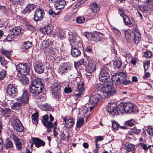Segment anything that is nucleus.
<instances>
[{
	"mask_svg": "<svg viewBox=\"0 0 153 153\" xmlns=\"http://www.w3.org/2000/svg\"><path fill=\"white\" fill-rule=\"evenodd\" d=\"M21 32L20 29L18 27H16L13 28L10 30V33L11 34L13 35H17Z\"/></svg>",
	"mask_w": 153,
	"mask_h": 153,
	"instance_id": "2f4dec72",
	"label": "nucleus"
},
{
	"mask_svg": "<svg viewBox=\"0 0 153 153\" xmlns=\"http://www.w3.org/2000/svg\"><path fill=\"white\" fill-rule=\"evenodd\" d=\"M17 102H15L11 106V108L15 110H18L20 109L23 104L20 101H16Z\"/></svg>",
	"mask_w": 153,
	"mask_h": 153,
	"instance_id": "bb28decb",
	"label": "nucleus"
},
{
	"mask_svg": "<svg viewBox=\"0 0 153 153\" xmlns=\"http://www.w3.org/2000/svg\"><path fill=\"white\" fill-rule=\"evenodd\" d=\"M84 62L83 59H81L78 62L75 63V65H76L77 66H79L80 65H83Z\"/></svg>",
	"mask_w": 153,
	"mask_h": 153,
	"instance_id": "13d9d810",
	"label": "nucleus"
},
{
	"mask_svg": "<svg viewBox=\"0 0 153 153\" xmlns=\"http://www.w3.org/2000/svg\"><path fill=\"white\" fill-rule=\"evenodd\" d=\"M64 91L65 93H70L72 92L71 88L69 87H65L64 88Z\"/></svg>",
	"mask_w": 153,
	"mask_h": 153,
	"instance_id": "774afa93",
	"label": "nucleus"
},
{
	"mask_svg": "<svg viewBox=\"0 0 153 153\" xmlns=\"http://www.w3.org/2000/svg\"><path fill=\"white\" fill-rule=\"evenodd\" d=\"M43 89L42 88H38L30 85L29 87L30 92L33 94H38L40 93Z\"/></svg>",
	"mask_w": 153,
	"mask_h": 153,
	"instance_id": "412c9836",
	"label": "nucleus"
},
{
	"mask_svg": "<svg viewBox=\"0 0 153 153\" xmlns=\"http://www.w3.org/2000/svg\"><path fill=\"white\" fill-rule=\"evenodd\" d=\"M123 20L124 22L128 26L131 27L133 25V24L131 22L129 18L127 16H124Z\"/></svg>",
	"mask_w": 153,
	"mask_h": 153,
	"instance_id": "72a5a7b5",
	"label": "nucleus"
},
{
	"mask_svg": "<svg viewBox=\"0 0 153 153\" xmlns=\"http://www.w3.org/2000/svg\"><path fill=\"white\" fill-rule=\"evenodd\" d=\"M139 8L141 10L145 11L153 10V7H150L148 5H142L139 7Z\"/></svg>",
	"mask_w": 153,
	"mask_h": 153,
	"instance_id": "c756f323",
	"label": "nucleus"
},
{
	"mask_svg": "<svg viewBox=\"0 0 153 153\" xmlns=\"http://www.w3.org/2000/svg\"><path fill=\"white\" fill-rule=\"evenodd\" d=\"M88 108L86 106H84L83 108H82L81 112V114H85L88 111Z\"/></svg>",
	"mask_w": 153,
	"mask_h": 153,
	"instance_id": "338daca9",
	"label": "nucleus"
},
{
	"mask_svg": "<svg viewBox=\"0 0 153 153\" xmlns=\"http://www.w3.org/2000/svg\"><path fill=\"white\" fill-rule=\"evenodd\" d=\"M101 97V95L99 93L93 94L90 98V103L94 106L96 105Z\"/></svg>",
	"mask_w": 153,
	"mask_h": 153,
	"instance_id": "4468645a",
	"label": "nucleus"
},
{
	"mask_svg": "<svg viewBox=\"0 0 153 153\" xmlns=\"http://www.w3.org/2000/svg\"><path fill=\"white\" fill-rule=\"evenodd\" d=\"M51 88L53 93L59 92L61 88L60 84L59 82L53 83L52 84Z\"/></svg>",
	"mask_w": 153,
	"mask_h": 153,
	"instance_id": "4be33fe9",
	"label": "nucleus"
},
{
	"mask_svg": "<svg viewBox=\"0 0 153 153\" xmlns=\"http://www.w3.org/2000/svg\"><path fill=\"white\" fill-rule=\"evenodd\" d=\"M112 125L113 128L116 130H118L120 127L119 124L115 121H112Z\"/></svg>",
	"mask_w": 153,
	"mask_h": 153,
	"instance_id": "49530a36",
	"label": "nucleus"
},
{
	"mask_svg": "<svg viewBox=\"0 0 153 153\" xmlns=\"http://www.w3.org/2000/svg\"><path fill=\"white\" fill-rule=\"evenodd\" d=\"M71 68L65 63L62 64L59 67L58 71L59 74H65L67 72L71 71Z\"/></svg>",
	"mask_w": 153,
	"mask_h": 153,
	"instance_id": "ddd939ff",
	"label": "nucleus"
},
{
	"mask_svg": "<svg viewBox=\"0 0 153 153\" xmlns=\"http://www.w3.org/2000/svg\"><path fill=\"white\" fill-rule=\"evenodd\" d=\"M85 18L83 17H79L76 19V22L79 24H81L84 22Z\"/></svg>",
	"mask_w": 153,
	"mask_h": 153,
	"instance_id": "c03bdc74",
	"label": "nucleus"
},
{
	"mask_svg": "<svg viewBox=\"0 0 153 153\" xmlns=\"http://www.w3.org/2000/svg\"><path fill=\"white\" fill-rule=\"evenodd\" d=\"M34 67L35 71L38 73L41 74L44 71V65L42 63H35L34 65Z\"/></svg>",
	"mask_w": 153,
	"mask_h": 153,
	"instance_id": "6ab92c4d",
	"label": "nucleus"
},
{
	"mask_svg": "<svg viewBox=\"0 0 153 153\" xmlns=\"http://www.w3.org/2000/svg\"><path fill=\"white\" fill-rule=\"evenodd\" d=\"M7 93L9 96L14 97L17 95V89L13 85L9 84L7 87Z\"/></svg>",
	"mask_w": 153,
	"mask_h": 153,
	"instance_id": "9b49d317",
	"label": "nucleus"
},
{
	"mask_svg": "<svg viewBox=\"0 0 153 153\" xmlns=\"http://www.w3.org/2000/svg\"><path fill=\"white\" fill-rule=\"evenodd\" d=\"M150 65V61L148 60L144 64V69L145 71H146Z\"/></svg>",
	"mask_w": 153,
	"mask_h": 153,
	"instance_id": "6e6d98bb",
	"label": "nucleus"
},
{
	"mask_svg": "<svg viewBox=\"0 0 153 153\" xmlns=\"http://www.w3.org/2000/svg\"><path fill=\"white\" fill-rule=\"evenodd\" d=\"M43 82V80L41 78H36L32 81L30 85L43 89L44 88Z\"/></svg>",
	"mask_w": 153,
	"mask_h": 153,
	"instance_id": "2eb2a0df",
	"label": "nucleus"
},
{
	"mask_svg": "<svg viewBox=\"0 0 153 153\" xmlns=\"http://www.w3.org/2000/svg\"><path fill=\"white\" fill-rule=\"evenodd\" d=\"M84 35L89 40L98 41L101 40L100 37L102 35V34L99 33H93L86 32Z\"/></svg>",
	"mask_w": 153,
	"mask_h": 153,
	"instance_id": "6e6552de",
	"label": "nucleus"
},
{
	"mask_svg": "<svg viewBox=\"0 0 153 153\" xmlns=\"http://www.w3.org/2000/svg\"><path fill=\"white\" fill-rule=\"evenodd\" d=\"M6 74V71L3 70L0 72V80H3L5 77Z\"/></svg>",
	"mask_w": 153,
	"mask_h": 153,
	"instance_id": "de8ad7c7",
	"label": "nucleus"
},
{
	"mask_svg": "<svg viewBox=\"0 0 153 153\" xmlns=\"http://www.w3.org/2000/svg\"><path fill=\"white\" fill-rule=\"evenodd\" d=\"M0 61L1 65H5L7 64V61L5 60L4 58L0 56Z\"/></svg>",
	"mask_w": 153,
	"mask_h": 153,
	"instance_id": "864d4df0",
	"label": "nucleus"
},
{
	"mask_svg": "<svg viewBox=\"0 0 153 153\" xmlns=\"http://www.w3.org/2000/svg\"><path fill=\"white\" fill-rule=\"evenodd\" d=\"M119 13L120 16L123 17V19L124 16H127L125 15L124 10L123 9H119Z\"/></svg>",
	"mask_w": 153,
	"mask_h": 153,
	"instance_id": "e2e57ef3",
	"label": "nucleus"
},
{
	"mask_svg": "<svg viewBox=\"0 0 153 153\" xmlns=\"http://www.w3.org/2000/svg\"><path fill=\"white\" fill-rule=\"evenodd\" d=\"M134 121L133 120L126 121L125 123L126 126L131 127L133 126L134 124Z\"/></svg>",
	"mask_w": 153,
	"mask_h": 153,
	"instance_id": "37998d69",
	"label": "nucleus"
},
{
	"mask_svg": "<svg viewBox=\"0 0 153 153\" xmlns=\"http://www.w3.org/2000/svg\"><path fill=\"white\" fill-rule=\"evenodd\" d=\"M48 115L46 114L42 117V119L41 120L42 123L48 129L47 131L48 132H51L52 128H54L53 130V135L55 137L58 134L57 131L55 130V128L57 125V121L55 122L54 123H52V121L53 120L54 118L51 114H50L49 121H48Z\"/></svg>",
	"mask_w": 153,
	"mask_h": 153,
	"instance_id": "7ed1b4c3",
	"label": "nucleus"
},
{
	"mask_svg": "<svg viewBox=\"0 0 153 153\" xmlns=\"http://www.w3.org/2000/svg\"><path fill=\"white\" fill-rule=\"evenodd\" d=\"M103 86V85H102L100 83L97 84L96 85L95 88L98 91L100 90L101 92V88H102Z\"/></svg>",
	"mask_w": 153,
	"mask_h": 153,
	"instance_id": "bf43d9fd",
	"label": "nucleus"
},
{
	"mask_svg": "<svg viewBox=\"0 0 153 153\" xmlns=\"http://www.w3.org/2000/svg\"><path fill=\"white\" fill-rule=\"evenodd\" d=\"M13 128L16 131L20 132L24 129V128L20 121L18 119H15L13 122Z\"/></svg>",
	"mask_w": 153,
	"mask_h": 153,
	"instance_id": "9d476101",
	"label": "nucleus"
},
{
	"mask_svg": "<svg viewBox=\"0 0 153 153\" xmlns=\"http://www.w3.org/2000/svg\"><path fill=\"white\" fill-rule=\"evenodd\" d=\"M116 90L113 88L111 83L105 84L101 88V92L103 94V96L106 98H108L116 93Z\"/></svg>",
	"mask_w": 153,
	"mask_h": 153,
	"instance_id": "20e7f679",
	"label": "nucleus"
},
{
	"mask_svg": "<svg viewBox=\"0 0 153 153\" xmlns=\"http://www.w3.org/2000/svg\"><path fill=\"white\" fill-rule=\"evenodd\" d=\"M23 141L20 140L19 141L15 143L16 147L19 150L21 149L22 148Z\"/></svg>",
	"mask_w": 153,
	"mask_h": 153,
	"instance_id": "58836bf2",
	"label": "nucleus"
},
{
	"mask_svg": "<svg viewBox=\"0 0 153 153\" xmlns=\"http://www.w3.org/2000/svg\"><path fill=\"white\" fill-rule=\"evenodd\" d=\"M45 15L44 12L42 9L36 10L35 12L34 19L35 21H38L41 20Z\"/></svg>",
	"mask_w": 153,
	"mask_h": 153,
	"instance_id": "f8f14e48",
	"label": "nucleus"
},
{
	"mask_svg": "<svg viewBox=\"0 0 153 153\" xmlns=\"http://www.w3.org/2000/svg\"><path fill=\"white\" fill-rule=\"evenodd\" d=\"M69 34L68 40L71 47V54L74 57H77L81 55L79 48L82 46L80 39L77 35H74L71 33Z\"/></svg>",
	"mask_w": 153,
	"mask_h": 153,
	"instance_id": "f03ea898",
	"label": "nucleus"
},
{
	"mask_svg": "<svg viewBox=\"0 0 153 153\" xmlns=\"http://www.w3.org/2000/svg\"><path fill=\"white\" fill-rule=\"evenodd\" d=\"M35 7V5L33 4H29L25 8L24 12L25 13H30Z\"/></svg>",
	"mask_w": 153,
	"mask_h": 153,
	"instance_id": "cd10ccee",
	"label": "nucleus"
},
{
	"mask_svg": "<svg viewBox=\"0 0 153 153\" xmlns=\"http://www.w3.org/2000/svg\"><path fill=\"white\" fill-rule=\"evenodd\" d=\"M14 36L13 35H8L6 38V39L7 41H11L13 40Z\"/></svg>",
	"mask_w": 153,
	"mask_h": 153,
	"instance_id": "680f3d73",
	"label": "nucleus"
},
{
	"mask_svg": "<svg viewBox=\"0 0 153 153\" xmlns=\"http://www.w3.org/2000/svg\"><path fill=\"white\" fill-rule=\"evenodd\" d=\"M113 31L116 35L118 36H119L121 35V33L119 30L115 28H113Z\"/></svg>",
	"mask_w": 153,
	"mask_h": 153,
	"instance_id": "4d7b16f0",
	"label": "nucleus"
},
{
	"mask_svg": "<svg viewBox=\"0 0 153 153\" xmlns=\"http://www.w3.org/2000/svg\"><path fill=\"white\" fill-rule=\"evenodd\" d=\"M140 130L135 128H133L131 129V132L134 134H138L140 133Z\"/></svg>",
	"mask_w": 153,
	"mask_h": 153,
	"instance_id": "603ef678",
	"label": "nucleus"
},
{
	"mask_svg": "<svg viewBox=\"0 0 153 153\" xmlns=\"http://www.w3.org/2000/svg\"><path fill=\"white\" fill-rule=\"evenodd\" d=\"M30 95L27 91H23L22 95L16 98V101H20L23 104V106L29 105V100Z\"/></svg>",
	"mask_w": 153,
	"mask_h": 153,
	"instance_id": "0eeeda50",
	"label": "nucleus"
},
{
	"mask_svg": "<svg viewBox=\"0 0 153 153\" xmlns=\"http://www.w3.org/2000/svg\"><path fill=\"white\" fill-rule=\"evenodd\" d=\"M114 65L116 67L118 68H120L121 66V63L119 60H116L114 61Z\"/></svg>",
	"mask_w": 153,
	"mask_h": 153,
	"instance_id": "8fccbe9b",
	"label": "nucleus"
},
{
	"mask_svg": "<svg viewBox=\"0 0 153 153\" xmlns=\"http://www.w3.org/2000/svg\"><path fill=\"white\" fill-rule=\"evenodd\" d=\"M146 3L150 7H153V0H146Z\"/></svg>",
	"mask_w": 153,
	"mask_h": 153,
	"instance_id": "69168bd1",
	"label": "nucleus"
},
{
	"mask_svg": "<svg viewBox=\"0 0 153 153\" xmlns=\"http://www.w3.org/2000/svg\"><path fill=\"white\" fill-rule=\"evenodd\" d=\"M135 148V146L133 144H128L125 147V149L127 151L126 152V153H128L130 152L133 151V150Z\"/></svg>",
	"mask_w": 153,
	"mask_h": 153,
	"instance_id": "7c9ffc66",
	"label": "nucleus"
},
{
	"mask_svg": "<svg viewBox=\"0 0 153 153\" xmlns=\"http://www.w3.org/2000/svg\"><path fill=\"white\" fill-rule=\"evenodd\" d=\"M46 30L47 34H50L53 31V27L51 25H48L45 27Z\"/></svg>",
	"mask_w": 153,
	"mask_h": 153,
	"instance_id": "a19ab883",
	"label": "nucleus"
},
{
	"mask_svg": "<svg viewBox=\"0 0 153 153\" xmlns=\"http://www.w3.org/2000/svg\"><path fill=\"white\" fill-rule=\"evenodd\" d=\"M38 113H36L32 115V119L33 123L35 124H36L38 122Z\"/></svg>",
	"mask_w": 153,
	"mask_h": 153,
	"instance_id": "c9c22d12",
	"label": "nucleus"
},
{
	"mask_svg": "<svg viewBox=\"0 0 153 153\" xmlns=\"http://www.w3.org/2000/svg\"><path fill=\"white\" fill-rule=\"evenodd\" d=\"M66 2L64 0H60L57 1L54 4V7L56 9L59 10L64 8Z\"/></svg>",
	"mask_w": 153,
	"mask_h": 153,
	"instance_id": "b1692460",
	"label": "nucleus"
},
{
	"mask_svg": "<svg viewBox=\"0 0 153 153\" xmlns=\"http://www.w3.org/2000/svg\"><path fill=\"white\" fill-rule=\"evenodd\" d=\"M48 13L50 15H52L53 17H55L56 15H58L59 13H54V12L52 9H50L49 10Z\"/></svg>",
	"mask_w": 153,
	"mask_h": 153,
	"instance_id": "052dcab7",
	"label": "nucleus"
},
{
	"mask_svg": "<svg viewBox=\"0 0 153 153\" xmlns=\"http://www.w3.org/2000/svg\"><path fill=\"white\" fill-rule=\"evenodd\" d=\"M19 80L23 85H26L29 82L28 79L25 75H23L20 76Z\"/></svg>",
	"mask_w": 153,
	"mask_h": 153,
	"instance_id": "c85d7f7f",
	"label": "nucleus"
},
{
	"mask_svg": "<svg viewBox=\"0 0 153 153\" xmlns=\"http://www.w3.org/2000/svg\"><path fill=\"white\" fill-rule=\"evenodd\" d=\"M84 90L82 83L78 84L75 89L74 95L76 97H80L82 94Z\"/></svg>",
	"mask_w": 153,
	"mask_h": 153,
	"instance_id": "f3484780",
	"label": "nucleus"
},
{
	"mask_svg": "<svg viewBox=\"0 0 153 153\" xmlns=\"http://www.w3.org/2000/svg\"><path fill=\"white\" fill-rule=\"evenodd\" d=\"M1 53L4 55L7 58L10 59V57L11 55V52L10 51L2 49L0 51Z\"/></svg>",
	"mask_w": 153,
	"mask_h": 153,
	"instance_id": "f704fd0d",
	"label": "nucleus"
},
{
	"mask_svg": "<svg viewBox=\"0 0 153 153\" xmlns=\"http://www.w3.org/2000/svg\"><path fill=\"white\" fill-rule=\"evenodd\" d=\"M132 33L134 35V42L136 44H138L141 40V35L139 32L138 29L135 28L133 29Z\"/></svg>",
	"mask_w": 153,
	"mask_h": 153,
	"instance_id": "a211bd4d",
	"label": "nucleus"
},
{
	"mask_svg": "<svg viewBox=\"0 0 153 153\" xmlns=\"http://www.w3.org/2000/svg\"><path fill=\"white\" fill-rule=\"evenodd\" d=\"M42 110L44 111H47L49 109V108L50 107L49 105L47 104H45L44 105H42Z\"/></svg>",
	"mask_w": 153,
	"mask_h": 153,
	"instance_id": "5fc2aeb1",
	"label": "nucleus"
},
{
	"mask_svg": "<svg viewBox=\"0 0 153 153\" xmlns=\"http://www.w3.org/2000/svg\"><path fill=\"white\" fill-rule=\"evenodd\" d=\"M110 76L108 68L106 66H103L99 75L100 81L101 82H105Z\"/></svg>",
	"mask_w": 153,
	"mask_h": 153,
	"instance_id": "39448f33",
	"label": "nucleus"
},
{
	"mask_svg": "<svg viewBox=\"0 0 153 153\" xmlns=\"http://www.w3.org/2000/svg\"><path fill=\"white\" fill-rule=\"evenodd\" d=\"M120 81V84L122 83L126 85H128L131 83V81L128 79H127V77Z\"/></svg>",
	"mask_w": 153,
	"mask_h": 153,
	"instance_id": "ea45409f",
	"label": "nucleus"
},
{
	"mask_svg": "<svg viewBox=\"0 0 153 153\" xmlns=\"http://www.w3.org/2000/svg\"><path fill=\"white\" fill-rule=\"evenodd\" d=\"M18 71L21 75H27L30 71L29 68L26 65L20 63L16 67Z\"/></svg>",
	"mask_w": 153,
	"mask_h": 153,
	"instance_id": "1a4fd4ad",
	"label": "nucleus"
},
{
	"mask_svg": "<svg viewBox=\"0 0 153 153\" xmlns=\"http://www.w3.org/2000/svg\"><path fill=\"white\" fill-rule=\"evenodd\" d=\"M89 8L93 13H96L99 11L100 7L99 5L96 3H93L90 4Z\"/></svg>",
	"mask_w": 153,
	"mask_h": 153,
	"instance_id": "5701e85b",
	"label": "nucleus"
},
{
	"mask_svg": "<svg viewBox=\"0 0 153 153\" xmlns=\"http://www.w3.org/2000/svg\"><path fill=\"white\" fill-rule=\"evenodd\" d=\"M57 37L60 39H63L65 37V31L63 30H60L57 34Z\"/></svg>",
	"mask_w": 153,
	"mask_h": 153,
	"instance_id": "473e14b6",
	"label": "nucleus"
},
{
	"mask_svg": "<svg viewBox=\"0 0 153 153\" xmlns=\"http://www.w3.org/2000/svg\"><path fill=\"white\" fill-rule=\"evenodd\" d=\"M127 74L125 72H120L115 73L112 77L111 79L115 85H119L120 83V80L126 78Z\"/></svg>",
	"mask_w": 153,
	"mask_h": 153,
	"instance_id": "423d86ee",
	"label": "nucleus"
},
{
	"mask_svg": "<svg viewBox=\"0 0 153 153\" xmlns=\"http://www.w3.org/2000/svg\"><path fill=\"white\" fill-rule=\"evenodd\" d=\"M146 131L148 134L150 136L153 135V127L151 126H148V128L146 130Z\"/></svg>",
	"mask_w": 153,
	"mask_h": 153,
	"instance_id": "a18cd8bd",
	"label": "nucleus"
},
{
	"mask_svg": "<svg viewBox=\"0 0 153 153\" xmlns=\"http://www.w3.org/2000/svg\"><path fill=\"white\" fill-rule=\"evenodd\" d=\"M96 70V65L95 62L93 61H90L88 62V64L86 68L87 72L91 74Z\"/></svg>",
	"mask_w": 153,
	"mask_h": 153,
	"instance_id": "dca6fc26",
	"label": "nucleus"
},
{
	"mask_svg": "<svg viewBox=\"0 0 153 153\" xmlns=\"http://www.w3.org/2000/svg\"><path fill=\"white\" fill-rule=\"evenodd\" d=\"M32 140L33 142V143L37 148H39L41 146H44L45 143L43 140L38 138L33 137Z\"/></svg>",
	"mask_w": 153,
	"mask_h": 153,
	"instance_id": "aec40b11",
	"label": "nucleus"
},
{
	"mask_svg": "<svg viewBox=\"0 0 153 153\" xmlns=\"http://www.w3.org/2000/svg\"><path fill=\"white\" fill-rule=\"evenodd\" d=\"M63 120L65 122V126L68 128H71L74 124V120L72 118L67 119L65 118H63Z\"/></svg>",
	"mask_w": 153,
	"mask_h": 153,
	"instance_id": "a878e982",
	"label": "nucleus"
},
{
	"mask_svg": "<svg viewBox=\"0 0 153 153\" xmlns=\"http://www.w3.org/2000/svg\"><path fill=\"white\" fill-rule=\"evenodd\" d=\"M12 137L14 141H15V143L20 140L14 134H12Z\"/></svg>",
	"mask_w": 153,
	"mask_h": 153,
	"instance_id": "0e129e2a",
	"label": "nucleus"
},
{
	"mask_svg": "<svg viewBox=\"0 0 153 153\" xmlns=\"http://www.w3.org/2000/svg\"><path fill=\"white\" fill-rule=\"evenodd\" d=\"M131 31L129 30L125 31V37L127 41H129L131 38Z\"/></svg>",
	"mask_w": 153,
	"mask_h": 153,
	"instance_id": "4c0bfd02",
	"label": "nucleus"
},
{
	"mask_svg": "<svg viewBox=\"0 0 153 153\" xmlns=\"http://www.w3.org/2000/svg\"><path fill=\"white\" fill-rule=\"evenodd\" d=\"M49 40H45L41 44L40 47L41 49L47 52L49 48Z\"/></svg>",
	"mask_w": 153,
	"mask_h": 153,
	"instance_id": "393cba45",
	"label": "nucleus"
},
{
	"mask_svg": "<svg viewBox=\"0 0 153 153\" xmlns=\"http://www.w3.org/2000/svg\"><path fill=\"white\" fill-rule=\"evenodd\" d=\"M1 111L4 114H7L8 116L11 113L10 109H9L5 108V109H2Z\"/></svg>",
	"mask_w": 153,
	"mask_h": 153,
	"instance_id": "3c124183",
	"label": "nucleus"
},
{
	"mask_svg": "<svg viewBox=\"0 0 153 153\" xmlns=\"http://www.w3.org/2000/svg\"><path fill=\"white\" fill-rule=\"evenodd\" d=\"M84 120L82 118H80L77 120L76 126L78 128L81 127L82 124L84 123Z\"/></svg>",
	"mask_w": 153,
	"mask_h": 153,
	"instance_id": "09e8293b",
	"label": "nucleus"
},
{
	"mask_svg": "<svg viewBox=\"0 0 153 153\" xmlns=\"http://www.w3.org/2000/svg\"><path fill=\"white\" fill-rule=\"evenodd\" d=\"M13 146L12 142L9 139H7L6 140V143L4 145L6 149L12 147Z\"/></svg>",
	"mask_w": 153,
	"mask_h": 153,
	"instance_id": "e433bc0d",
	"label": "nucleus"
},
{
	"mask_svg": "<svg viewBox=\"0 0 153 153\" xmlns=\"http://www.w3.org/2000/svg\"><path fill=\"white\" fill-rule=\"evenodd\" d=\"M32 42L27 41L24 42L23 45V47L25 49H28L31 47L32 46Z\"/></svg>",
	"mask_w": 153,
	"mask_h": 153,
	"instance_id": "79ce46f5",
	"label": "nucleus"
},
{
	"mask_svg": "<svg viewBox=\"0 0 153 153\" xmlns=\"http://www.w3.org/2000/svg\"><path fill=\"white\" fill-rule=\"evenodd\" d=\"M107 111L111 116H114L120 113L123 114L126 113H130L133 112H137L138 110L135 104L128 102L125 104L120 103L117 107L115 103H109Z\"/></svg>",
	"mask_w": 153,
	"mask_h": 153,
	"instance_id": "f257e3e1",
	"label": "nucleus"
}]
</instances>
